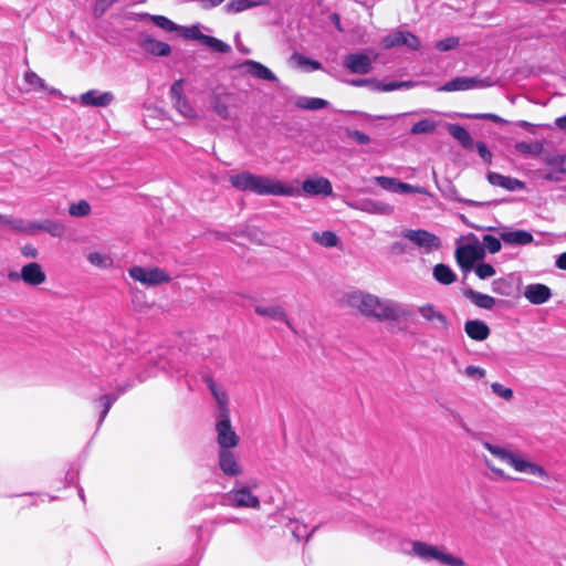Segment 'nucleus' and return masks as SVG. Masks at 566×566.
I'll return each instance as SVG.
<instances>
[{"mask_svg": "<svg viewBox=\"0 0 566 566\" xmlns=\"http://www.w3.org/2000/svg\"><path fill=\"white\" fill-rule=\"evenodd\" d=\"M475 274L479 279L485 280L495 274V269L489 263H480L475 266Z\"/></svg>", "mask_w": 566, "mask_h": 566, "instance_id": "nucleus-51", "label": "nucleus"}, {"mask_svg": "<svg viewBox=\"0 0 566 566\" xmlns=\"http://www.w3.org/2000/svg\"><path fill=\"white\" fill-rule=\"evenodd\" d=\"M114 99L115 96L112 92L90 90L72 101L84 107H107L114 102Z\"/></svg>", "mask_w": 566, "mask_h": 566, "instance_id": "nucleus-13", "label": "nucleus"}, {"mask_svg": "<svg viewBox=\"0 0 566 566\" xmlns=\"http://www.w3.org/2000/svg\"><path fill=\"white\" fill-rule=\"evenodd\" d=\"M402 235L418 248L423 249L427 253L432 250H437L440 247L439 238L426 230L408 229L403 231Z\"/></svg>", "mask_w": 566, "mask_h": 566, "instance_id": "nucleus-12", "label": "nucleus"}, {"mask_svg": "<svg viewBox=\"0 0 566 566\" xmlns=\"http://www.w3.org/2000/svg\"><path fill=\"white\" fill-rule=\"evenodd\" d=\"M218 464L222 473L227 476H238L243 473V467L233 449H219Z\"/></svg>", "mask_w": 566, "mask_h": 566, "instance_id": "nucleus-17", "label": "nucleus"}, {"mask_svg": "<svg viewBox=\"0 0 566 566\" xmlns=\"http://www.w3.org/2000/svg\"><path fill=\"white\" fill-rule=\"evenodd\" d=\"M39 231L48 232L54 238H61L65 234L66 228L63 223L50 219L40 222L33 221V234Z\"/></svg>", "mask_w": 566, "mask_h": 566, "instance_id": "nucleus-28", "label": "nucleus"}, {"mask_svg": "<svg viewBox=\"0 0 566 566\" xmlns=\"http://www.w3.org/2000/svg\"><path fill=\"white\" fill-rule=\"evenodd\" d=\"M492 85L489 78L458 76L438 88L439 92H455L484 88Z\"/></svg>", "mask_w": 566, "mask_h": 566, "instance_id": "nucleus-11", "label": "nucleus"}, {"mask_svg": "<svg viewBox=\"0 0 566 566\" xmlns=\"http://www.w3.org/2000/svg\"><path fill=\"white\" fill-rule=\"evenodd\" d=\"M377 185H379L382 189H386L396 193H421V195H430L429 191L420 186H412L410 184H406L399 181L396 178L379 176L375 178Z\"/></svg>", "mask_w": 566, "mask_h": 566, "instance_id": "nucleus-15", "label": "nucleus"}, {"mask_svg": "<svg viewBox=\"0 0 566 566\" xmlns=\"http://www.w3.org/2000/svg\"><path fill=\"white\" fill-rule=\"evenodd\" d=\"M447 130L449 134L457 139L464 148L472 149L474 142L467 129L458 124H447Z\"/></svg>", "mask_w": 566, "mask_h": 566, "instance_id": "nucleus-30", "label": "nucleus"}, {"mask_svg": "<svg viewBox=\"0 0 566 566\" xmlns=\"http://www.w3.org/2000/svg\"><path fill=\"white\" fill-rule=\"evenodd\" d=\"M13 218L0 214V224H3L10 229V221H12Z\"/></svg>", "mask_w": 566, "mask_h": 566, "instance_id": "nucleus-64", "label": "nucleus"}, {"mask_svg": "<svg viewBox=\"0 0 566 566\" xmlns=\"http://www.w3.org/2000/svg\"><path fill=\"white\" fill-rule=\"evenodd\" d=\"M181 35L187 38V39H196V40H199V41H203V38L206 34H203L199 27L198 25H192V27H179V30Z\"/></svg>", "mask_w": 566, "mask_h": 566, "instance_id": "nucleus-49", "label": "nucleus"}, {"mask_svg": "<svg viewBox=\"0 0 566 566\" xmlns=\"http://www.w3.org/2000/svg\"><path fill=\"white\" fill-rule=\"evenodd\" d=\"M500 238L511 245H527L534 241L533 234L526 230L503 231Z\"/></svg>", "mask_w": 566, "mask_h": 566, "instance_id": "nucleus-27", "label": "nucleus"}, {"mask_svg": "<svg viewBox=\"0 0 566 566\" xmlns=\"http://www.w3.org/2000/svg\"><path fill=\"white\" fill-rule=\"evenodd\" d=\"M170 94L174 102L177 101L179 97H185L182 95V80H179L171 85Z\"/></svg>", "mask_w": 566, "mask_h": 566, "instance_id": "nucleus-55", "label": "nucleus"}, {"mask_svg": "<svg viewBox=\"0 0 566 566\" xmlns=\"http://www.w3.org/2000/svg\"><path fill=\"white\" fill-rule=\"evenodd\" d=\"M417 312L424 322L431 324L432 328L446 332L450 327L448 317L433 304L426 303L418 306Z\"/></svg>", "mask_w": 566, "mask_h": 566, "instance_id": "nucleus-14", "label": "nucleus"}, {"mask_svg": "<svg viewBox=\"0 0 566 566\" xmlns=\"http://www.w3.org/2000/svg\"><path fill=\"white\" fill-rule=\"evenodd\" d=\"M374 59L365 53H352L344 57V65L354 74H367L371 71Z\"/></svg>", "mask_w": 566, "mask_h": 566, "instance_id": "nucleus-19", "label": "nucleus"}, {"mask_svg": "<svg viewBox=\"0 0 566 566\" xmlns=\"http://www.w3.org/2000/svg\"><path fill=\"white\" fill-rule=\"evenodd\" d=\"M484 464L493 473V475L496 479H501V480L510 479V476L505 473V471L503 469L496 467L495 463L492 460L485 458L484 459Z\"/></svg>", "mask_w": 566, "mask_h": 566, "instance_id": "nucleus-52", "label": "nucleus"}, {"mask_svg": "<svg viewBox=\"0 0 566 566\" xmlns=\"http://www.w3.org/2000/svg\"><path fill=\"white\" fill-rule=\"evenodd\" d=\"M349 83L354 86L371 85V87L374 88L375 82L370 80H353Z\"/></svg>", "mask_w": 566, "mask_h": 566, "instance_id": "nucleus-62", "label": "nucleus"}, {"mask_svg": "<svg viewBox=\"0 0 566 566\" xmlns=\"http://www.w3.org/2000/svg\"><path fill=\"white\" fill-rule=\"evenodd\" d=\"M464 331L471 339L476 342L485 340L490 335L489 326L479 319L467 321Z\"/></svg>", "mask_w": 566, "mask_h": 566, "instance_id": "nucleus-26", "label": "nucleus"}, {"mask_svg": "<svg viewBox=\"0 0 566 566\" xmlns=\"http://www.w3.org/2000/svg\"><path fill=\"white\" fill-rule=\"evenodd\" d=\"M21 253L25 258L35 259L39 255L38 249L32 244H25L21 248Z\"/></svg>", "mask_w": 566, "mask_h": 566, "instance_id": "nucleus-57", "label": "nucleus"}, {"mask_svg": "<svg viewBox=\"0 0 566 566\" xmlns=\"http://www.w3.org/2000/svg\"><path fill=\"white\" fill-rule=\"evenodd\" d=\"M464 296L469 298L474 305L481 308L491 310L496 304V300L488 294H483L472 289L464 291Z\"/></svg>", "mask_w": 566, "mask_h": 566, "instance_id": "nucleus-31", "label": "nucleus"}, {"mask_svg": "<svg viewBox=\"0 0 566 566\" xmlns=\"http://www.w3.org/2000/svg\"><path fill=\"white\" fill-rule=\"evenodd\" d=\"M345 135L348 139L355 142L358 145H368L370 143V137L357 129L346 128Z\"/></svg>", "mask_w": 566, "mask_h": 566, "instance_id": "nucleus-46", "label": "nucleus"}, {"mask_svg": "<svg viewBox=\"0 0 566 566\" xmlns=\"http://www.w3.org/2000/svg\"><path fill=\"white\" fill-rule=\"evenodd\" d=\"M559 172H566V156H557L551 160Z\"/></svg>", "mask_w": 566, "mask_h": 566, "instance_id": "nucleus-59", "label": "nucleus"}, {"mask_svg": "<svg viewBox=\"0 0 566 566\" xmlns=\"http://www.w3.org/2000/svg\"><path fill=\"white\" fill-rule=\"evenodd\" d=\"M433 277L441 284L449 285L455 282L457 275L450 266L440 263L433 268Z\"/></svg>", "mask_w": 566, "mask_h": 566, "instance_id": "nucleus-35", "label": "nucleus"}, {"mask_svg": "<svg viewBox=\"0 0 566 566\" xmlns=\"http://www.w3.org/2000/svg\"><path fill=\"white\" fill-rule=\"evenodd\" d=\"M234 99V95L223 88H217L212 92L210 97V105L216 113L222 119L230 118L231 112V103Z\"/></svg>", "mask_w": 566, "mask_h": 566, "instance_id": "nucleus-16", "label": "nucleus"}, {"mask_svg": "<svg viewBox=\"0 0 566 566\" xmlns=\"http://www.w3.org/2000/svg\"><path fill=\"white\" fill-rule=\"evenodd\" d=\"M216 400V440L219 449H234L240 443V437L231 424V415L229 408V396L227 391L213 380L208 381Z\"/></svg>", "mask_w": 566, "mask_h": 566, "instance_id": "nucleus-2", "label": "nucleus"}, {"mask_svg": "<svg viewBox=\"0 0 566 566\" xmlns=\"http://www.w3.org/2000/svg\"><path fill=\"white\" fill-rule=\"evenodd\" d=\"M523 294L530 303L535 305L544 304L552 297L551 289L541 283L526 285Z\"/></svg>", "mask_w": 566, "mask_h": 566, "instance_id": "nucleus-22", "label": "nucleus"}, {"mask_svg": "<svg viewBox=\"0 0 566 566\" xmlns=\"http://www.w3.org/2000/svg\"><path fill=\"white\" fill-rule=\"evenodd\" d=\"M380 44L385 50L401 45L413 51H418L421 48L419 38L416 34L405 30H396L384 36Z\"/></svg>", "mask_w": 566, "mask_h": 566, "instance_id": "nucleus-10", "label": "nucleus"}, {"mask_svg": "<svg viewBox=\"0 0 566 566\" xmlns=\"http://www.w3.org/2000/svg\"><path fill=\"white\" fill-rule=\"evenodd\" d=\"M491 391L497 398L504 401H511L514 398V390L502 382L494 381L490 384Z\"/></svg>", "mask_w": 566, "mask_h": 566, "instance_id": "nucleus-40", "label": "nucleus"}, {"mask_svg": "<svg viewBox=\"0 0 566 566\" xmlns=\"http://www.w3.org/2000/svg\"><path fill=\"white\" fill-rule=\"evenodd\" d=\"M202 43L220 53H228L231 50L229 44L210 35H205Z\"/></svg>", "mask_w": 566, "mask_h": 566, "instance_id": "nucleus-45", "label": "nucleus"}, {"mask_svg": "<svg viewBox=\"0 0 566 566\" xmlns=\"http://www.w3.org/2000/svg\"><path fill=\"white\" fill-rule=\"evenodd\" d=\"M482 245L484 247V250L488 249V251L492 254L497 253L502 248L500 239L490 234L483 237Z\"/></svg>", "mask_w": 566, "mask_h": 566, "instance_id": "nucleus-50", "label": "nucleus"}, {"mask_svg": "<svg viewBox=\"0 0 566 566\" xmlns=\"http://www.w3.org/2000/svg\"><path fill=\"white\" fill-rule=\"evenodd\" d=\"M412 554L423 560L436 559L442 565L447 566H463L464 562L460 557L447 554L439 549L437 546L427 544L424 542L416 541L412 543Z\"/></svg>", "mask_w": 566, "mask_h": 566, "instance_id": "nucleus-8", "label": "nucleus"}, {"mask_svg": "<svg viewBox=\"0 0 566 566\" xmlns=\"http://www.w3.org/2000/svg\"><path fill=\"white\" fill-rule=\"evenodd\" d=\"M488 180L491 185L504 188L509 191L523 190L525 188V184L523 181L497 172H489Z\"/></svg>", "mask_w": 566, "mask_h": 566, "instance_id": "nucleus-24", "label": "nucleus"}, {"mask_svg": "<svg viewBox=\"0 0 566 566\" xmlns=\"http://www.w3.org/2000/svg\"><path fill=\"white\" fill-rule=\"evenodd\" d=\"M294 105L301 109L316 111L325 108L328 102L319 97L298 96L295 98Z\"/></svg>", "mask_w": 566, "mask_h": 566, "instance_id": "nucleus-34", "label": "nucleus"}, {"mask_svg": "<svg viewBox=\"0 0 566 566\" xmlns=\"http://www.w3.org/2000/svg\"><path fill=\"white\" fill-rule=\"evenodd\" d=\"M302 191L307 196H331L333 187L331 181L322 176L306 178L302 184Z\"/></svg>", "mask_w": 566, "mask_h": 566, "instance_id": "nucleus-20", "label": "nucleus"}, {"mask_svg": "<svg viewBox=\"0 0 566 566\" xmlns=\"http://www.w3.org/2000/svg\"><path fill=\"white\" fill-rule=\"evenodd\" d=\"M289 62L291 65L295 67L305 69L310 71H316L322 69V64L319 62L311 60L297 52L291 55Z\"/></svg>", "mask_w": 566, "mask_h": 566, "instance_id": "nucleus-36", "label": "nucleus"}, {"mask_svg": "<svg viewBox=\"0 0 566 566\" xmlns=\"http://www.w3.org/2000/svg\"><path fill=\"white\" fill-rule=\"evenodd\" d=\"M140 48L146 52L155 56H167L171 52L169 44L156 40L149 35H143L139 39Z\"/></svg>", "mask_w": 566, "mask_h": 566, "instance_id": "nucleus-23", "label": "nucleus"}, {"mask_svg": "<svg viewBox=\"0 0 566 566\" xmlns=\"http://www.w3.org/2000/svg\"><path fill=\"white\" fill-rule=\"evenodd\" d=\"M475 147L478 149V153L480 155V157L485 160L486 163H491V159H492V154L491 151L488 149L486 145L483 143V142H478L475 144Z\"/></svg>", "mask_w": 566, "mask_h": 566, "instance_id": "nucleus-54", "label": "nucleus"}, {"mask_svg": "<svg viewBox=\"0 0 566 566\" xmlns=\"http://www.w3.org/2000/svg\"><path fill=\"white\" fill-rule=\"evenodd\" d=\"M482 447L495 459L511 467L515 472L532 475L542 480H548V472L527 454L514 451L501 444L483 441Z\"/></svg>", "mask_w": 566, "mask_h": 566, "instance_id": "nucleus-4", "label": "nucleus"}, {"mask_svg": "<svg viewBox=\"0 0 566 566\" xmlns=\"http://www.w3.org/2000/svg\"><path fill=\"white\" fill-rule=\"evenodd\" d=\"M369 210L375 213L390 214L392 213L394 208L387 203L374 202L371 203V208Z\"/></svg>", "mask_w": 566, "mask_h": 566, "instance_id": "nucleus-53", "label": "nucleus"}, {"mask_svg": "<svg viewBox=\"0 0 566 566\" xmlns=\"http://www.w3.org/2000/svg\"><path fill=\"white\" fill-rule=\"evenodd\" d=\"M91 212V206L86 200H80L77 202L71 203L69 207V213L72 217H86Z\"/></svg>", "mask_w": 566, "mask_h": 566, "instance_id": "nucleus-44", "label": "nucleus"}, {"mask_svg": "<svg viewBox=\"0 0 566 566\" xmlns=\"http://www.w3.org/2000/svg\"><path fill=\"white\" fill-rule=\"evenodd\" d=\"M23 81L28 85L25 88V92H44L48 91V86L45 84V81L39 76L35 72L32 70H27L23 73ZM50 94H60V91L56 88L49 90Z\"/></svg>", "mask_w": 566, "mask_h": 566, "instance_id": "nucleus-25", "label": "nucleus"}, {"mask_svg": "<svg viewBox=\"0 0 566 566\" xmlns=\"http://www.w3.org/2000/svg\"><path fill=\"white\" fill-rule=\"evenodd\" d=\"M437 123L430 119H422L417 122L410 129L412 135L431 134L437 128Z\"/></svg>", "mask_w": 566, "mask_h": 566, "instance_id": "nucleus-41", "label": "nucleus"}, {"mask_svg": "<svg viewBox=\"0 0 566 566\" xmlns=\"http://www.w3.org/2000/svg\"><path fill=\"white\" fill-rule=\"evenodd\" d=\"M415 86H416V83L412 81L389 82V83L375 82L374 91L391 92V91H397V90H401V88H411Z\"/></svg>", "mask_w": 566, "mask_h": 566, "instance_id": "nucleus-37", "label": "nucleus"}, {"mask_svg": "<svg viewBox=\"0 0 566 566\" xmlns=\"http://www.w3.org/2000/svg\"><path fill=\"white\" fill-rule=\"evenodd\" d=\"M243 74L269 82H277V76L265 65L254 60H247L240 64Z\"/></svg>", "mask_w": 566, "mask_h": 566, "instance_id": "nucleus-21", "label": "nucleus"}, {"mask_svg": "<svg viewBox=\"0 0 566 566\" xmlns=\"http://www.w3.org/2000/svg\"><path fill=\"white\" fill-rule=\"evenodd\" d=\"M312 240L324 248L338 247L340 240L333 231H315L312 233Z\"/></svg>", "mask_w": 566, "mask_h": 566, "instance_id": "nucleus-33", "label": "nucleus"}, {"mask_svg": "<svg viewBox=\"0 0 566 566\" xmlns=\"http://www.w3.org/2000/svg\"><path fill=\"white\" fill-rule=\"evenodd\" d=\"M11 281H22L28 286H40L48 280L46 273L43 266L38 262H30L20 269L19 272H10L8 274Z\"/></svg>", "mask_w": 566, "mask_h": 566, "instance_id": "nucleus-9", "label": "nucleus"}, {"mask_svg": "<svg viewBox=\"0 0 566 566\" xmlns=\"http://www.w3.org/2000/svg\"><path fill=\"white\" fill-rule=\"evenodd\" d=\"M339 303L378 322H399L410 315L402 304L360 290L345 292Z\"/></svg>", "mask_w": 566, "mask_h": 566, "instance_id": "nucleus-1", "label": "nucleus"}, {"mask_svg": "<svg viewBox=\"0 0 566 566\" xmlns=\"http://www.w3.org/2000/svg\"><path fill=\"white\" fill-rule=\"evenodd\" d=\"M231 186L240 191H250L259 196H294L297 190L281 180L265 176L241 171L229 176Z\"/></svg>", "mask_w": 566, "mask_h": 566, "instance_id": "nucleus-3", "label": "nucleus"}, {"mask_svg": "<svg viewBox=\"0 0 566 566\" xmlns=\"http://www.w3.org/2000/svg\"><path fill=\"white\" fill-rule=\"evenodd\" d=\"M254 312L259 316L266 317L272 321L283 323L289 328H291V329L293 328L286 311L283 308V306H281L276 303L256 304L254 306Z\"/></svg>", "mask_w": 566, "mask_h": 566, "instance_id": "nucleus-18", "label": "nucleus"}, {"mask_svg": "<svg viewBox=\"0 0 566 566\" xmlns=\"http://www.w3.org/2000/svg\"><path fill=\"white\" fill-rule=\"evenodd\" d=\"M455 260L458 265L463 272L472 270L473 264L484 258V247L478 240L476 237L472 235L468 238V241L463 244H459L455 249Z\"/></svg>", "mask_w": 566, "mask_h": 566, "instance_id": "nucleus-7", "label": "nucleus"}, {"mask_svg": "<svg viewBox=\"0 0 566 566\" xmlns=\"http://www.w3.org/2000/svg\"><path fill=\"white\" fill-rule=\"evenodd\" d=\"M515 149L524 155H533L538 156L542 154L544 146L541 142H534V143H525L520 142L515 145Z\"/></svg>", "mask_w": 566, "mask_h": 566, "instance_id": "nucleus-39", "label": "nucleus"}, {"mask_svg": "<svg viewBox=\"0 0 566 566\" xmlns=\"http://www.w3.org/2000/svg\"><path fill=\"white\" fill-rule=\"evenodd\" d=\"M174 107L180 115L188 119H197L199 117L197 111L191 106L186 97H179L175 101Z\"/></svg>", "mask_w": 566, "mask_h": 566, "instance_id": "nucleus-38", "label": "nucleus"}, {"mask_svg": "<svg viewBox=\"0 0 566 566\" xmlns=\"http://www.w3.org/2000/svg\"><path fill=\"white\" fill-rule=\"evenodd\" d=\"M555 125H556L557 128H559L562 130H566V115L556 118Z\"/></svg>", "mask_w": 566, "mask_h": 566, "instance_id": "nucleus-63", "label": "nucleus"}, {"mask_svg": "<svg viewBox=\"0 0 566 566\" xmlns=\"http://www.w3.org/2000/svg\"><path fill=\"white\" fill-rule=\"evenodd\" d=\"M10 229L22 234L33 235V221L13 218L10 221Z\"/></svg>", "mask_w": 566, "mask_h": 566, "instance_id": "nucleus-42", "label": "nucleus"}, {"mask_svg": "<svg viewBox=\"0 0 566 566\" xmlns=\"http://www.w3.org/2000/svg\"><path fill=\"white\" fill-rule=\"evenodd\" d=\"M113 401H114V399L111 396H102L99 398V402L103 406V412H102L101 420H103L106 417L107 412L109 411V409L113 405Z\"/></svg>", "mask_w": 566, "mask_h": 566, "instance_id": "nucleus-56", "label": "nucleus"}, {"mask_svg": "<svg viewBox=\"0 0 566 566\" xmlns=\"http://www.w3.org/2000/svg\"><path fill=\"white\" fill-rule=\"evenodd\" d=\"M87 262L99 270H109L114 268V259L111 254L97 250H91L85 254Z\"/></svg>", "mask_w": 566, "mask_h": 566, "instance_id": "nucleus-29", "label": "nucleus"}, {"mask_svg": "<svg viewBox=\"0 0 566 566\" xmlns=\"http://www.w3.org/2000/svg\"><path fill=\"white\" fill-rule=\"evenodd\" d=\"M465 117H469V118H475V119H491L493 122H496V123H500V122H504L500 116L495 115V114H474V115H464Z\"/></svg>", "mask_w": 566, "mask_h": 566, "instance_id": "nucleus-58", "label": "nucleus"}, {"mask_svg": "<svg viewBox=\"0 0 566 566\" xmlns=\"http://www.w3.org/2000/svg\"><path fill=\"white\" fill-rule=\"evenodd\" d=\"M128 275L146 287L160 286L171 281L170 274L159 266L134 265L128 269Z\"/></svg>", "mask_w": 566, "mask_h": 566, "instance_id": "nucleus-6", "label": "nucleus"}, {"mask_svg": "<svg viewBox=\"0 0 566 566\" xmlns=\"http://www.w3.org/2000/svg\"><path fill=\"white\" fill-rule=\"evenodd\" d=\"M460 40L457 36H449L436 42L434 46L440 52L454 50L459 46Z\"/></svg>", "mask_w": 566, "mask_h": 566, "instance_id": "nucleus-47", "label": "nucleus"}, {"mask_svg": "<svg viewBox=\"0 0 566 566\" xmlns=\"http://www.w3.org/2000/svg\"><path fill=\"white\" fill-rule=\"evenodd\" d=\"M271 0H230L226 4V10L229 13H239L248 9L268 4Z\"/></svg>", "mask_w": 566, "mask_h": 566, "instance_id": "nucleus-32", "label": "nucleus"}, {"mask_svg": "<svg viewBox=\"0 0 566 566\" xmlns=\"http://www.w3.org/2000/svg\"><path fill=\"white\" fill-rule=\"evenodd\" d=\"M203 9H211L221 4L224 0H199Z\"/></svg>", "mask_w": 566, "mask_h": 566, "instance_id": "nucleus-60", "label": "nucleus"}, {"mask_svg": "<svg viewBox=\"0 0 566 566\" xmlns=\"http://www.w3.org/2000/svg\"><path fill=\"white\" fill-rule=\"evenodd\" d=\"M146 17H148L158 28H160V29H163L165 31L171 32V31H178L179 30V25L176 24L170 19H168L167 17H164V15H149V14H147Z\"/></svg>", "mask_w": 566, "mask_h": 566, "instance_id": "nucleus-43", "label": "nucleus"}, {"mask_svg": "<svg viewBox=\"0 0 566 566\" xmlns=\"http://www.w3.org/2000/svg\"><path fill=\"white\" fill-rule=\"evenodd\" d=\"M254 485H248L237 482L234 486L223 495V501L227 505L237 509H252L259 510L261 506L260 499L253 494Z\"/></svg>", "mask_w": 566, "mask_h": 566, "instance_id": "nucleus-5", "label": "nucleus"}, {"mask_svg": "<svg viewBox=\"0 0 566 566\" xmlns=\"http://www.w3.org/2000/svg\"><path fill=\"white\" fill-rule=\"evenodd\" d=\"M556 266L560 270H566V252L562 253L556 262H555Z\"/></svg>", "mask_w": 566, "mask_h": 566, "instance_id": "nucleus-61", "label": "nucleus"}, {"mask_svg": "<svg viewBox=\"0 0 566 566\" xmlns=\"http://www.w3.org/2000/svg\"><path fill=\"white\" fill-rule=\"evenodd\" d=\"M463 374L473 381H480L486 376V370L479 366L469 365L464 368Z\"/></svg>", "mask_w": 566, "mask_h": 566, "instance_id": "nucleus-48", "label": "nucleus"}]
</instances>
